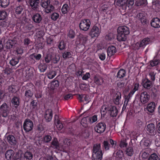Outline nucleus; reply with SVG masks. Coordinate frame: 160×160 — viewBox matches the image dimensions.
I'll use <instances>...</instances> for the list:
<instances>
[{
	"instance_id": "aec40b11",
	"label": "nucleus",
	"mask_w": 160,
	"mask_h": 160,
	"mask_svg": "<svg viewBox=\"0 0 160 160\" xmlns=\"http://www.w3.org/2000/svg\"><path fill=\"white\" fill-rule=\"evenodd\" d=\"M14 154V151L12 150L7 151L5 153L6 158L8 160H11Z\"/></svg>"
},
{
	"instance_id": "ddd939ff",
	"label": "nucleus",
	"mask_w": 160,
	"mask_h": 160,
	"mask_svg": "<svg viewBox=\"0 0 160 160\" xmlns=\"http://www.w3.org/2000/svg\"><path fill=\"white\" fill-rule=\"evenodd\" d=\"M52 145L53 148L58 150H62V149H64V147L62 145L59 144L57 139L56 138H54L52 142Z\"/></svg>"
},
{
	"instance_id": "13d9d810",
	"label": "nucleus",
	"mask_w": 160,
	"mask_h": 160,
	"mask_svg": "<svg viewBox=\"0 0 160 160\" xmlns=\"http://www.w3.org/2000/svg\"><path fill=\"white\" fill-rule=\"evenodd\" d=\"M128 145V143L126 142V139L122 140L120 143V147L121 148L126 147Z\"/></svg>"
},
{
	"instance_id": "e2e57ef3",
	"label": "nucleus",
	"mask_w": 160,
	"mask_h": 160,
	"mask_svg": "<svg viewBox=\"0 0 160 160\" xmlns=\"http://www.w3.org/2000/svg\"><path fill=\"white\" fill-rule=\"evenodd\" d=\"M75 36V32L72 30H70L69 31L68 36L70 38H72L74 37Z\"/></svg>"
},
{
	"instance_id": "864d4df0",
	"label": "nucleus",
	"mask_w": 160,
	"mask_h": 160,
	"mask_svg": "<svg viewBox=\"0 0 160 160\" xmlns=\"http://www.w3.org/2000/svg\"><path fill=\"white\" fill-rule=\"evenodd\" d=\"M59 56L58 55H55L54 57L52 59V62L54 63H56L59 61Z\"/></svg>"
},
{
	"instance_id": "6e6d98bb",
	"label": "nucleus",
	"mask_w": 160,
	"mask_h": 160,
	"mask_svg": "<svg viewBox=\"0 0 160 160\" xmlns=\"http://www.w3.org/2000/svg\"><path fill=\"white\" fill-rule=\"evenodd\" d=\"M88 36H87L82 35L80 38L81 42L85 44L88 40Z\"/></svg>"
},
{
	"instance_id": "0eeeda50",
	"label": "nucleus",
	"mask_w": 160,
	"mask_h": 160,
	"mask_svg": "<svg viewBox=\"0 0 160 160\" xmlns=\"http://www.w3.org/2000/svg\"><path fill=\"white\" fill-rule=\"evenodd\" d=\"M54 51L52 48H50L48 50L46 55L44 56V59L47 63H49L52 60V57L54 55Z\"/></svg>"
},
{
	"instance_id": "37998d69",
	"label": "nucleus",
	"mask_w": 160,
	"mask_h": 160,
	"mask_svg": "<svg viewBox=\"0 0 160 160\" xmlns=\"http://www.w3.org/2000/svg\"><path fill=\"white\" fill-rule=\"evenodd\" d=\"M24 157L27 159H31L32 158V155L31 152H27L25 153Z\"/></svg>"
},
{
	"instance_id": "c85d7f7f",
	"label": "nucleus",
	"mask_w": 160,
	"mask_h": 160,
	"mask_svg": "<svg viewBox=\"0 0 160 160\" xmlns=\"http://www.w3.org/2000/svg\"><path fill=\"white\" fill-rule=\"evenodd\" d=\"M126 71L123 69H121L118 72L117 77L118 78H121L124 77L126 74Z\"/></svg>"
},
{
	"instance_id": "052dcab7",
	"label": "nucleus",
	"mask_w": 160,
	"mask_h": 160,
	"mask_svg": "<svg viewBox=\"0 0 160 160\" xmlns=\"http://www.w3.org/2000/svg\"><path fill=\"white\" fill-rule=\"evenodd\" d=\"M23 8L22 6L18 7L15 8V13L17 14H20Z\"/></svg>"
},
{
	"instance_id": "39448f33",
	"label": "nucleus",
	"mask_w": 160,
	"mask_h": 160,
	"mask_svg": "<svg viewBox=\"0 0 160 160\" xmlns=\"http://www.w3.org/2000/svg\"><path fill=\"white\" fill-rule=\"evenodd\" d=\"M33 127L32 122L29 119H26L23 124V128L26 132H28L32 130Z\"/></svg>"
},
{
	"instance_id": "b1692460",
	"label": "nucleus",
	"mask_w": 160,
	"mask_h": 160,
	"mask_svg": "<svg viewBox=\"0 0 160 160\" xmlns=\"http://www.w3.org/2000/svg\"><path fill=\"white\" fill-rule=\"evenodd\" d=\"M151 143V141L148 139H143L141 142V144L143 145L144 147L149 146Z\"/></svg>"
},
{
	"instance_id": "ea45409f",
	"label": "nucleus",
	"mask_w": 160,
	"mask_h": 160,
	"mask_svg": "<svg viewBox=\"0 0 160 160\" xmlns=\"http://www.w3.org/2000/svg\"><path fill=\"white\" fill-rule=\"evenodd\" d=\"M19 62L18 58H13L10 61V63L12 66H14L17 64Z\"/></svg>"
},
{
	"instance_id": "f03ea898",
	"label": "nucleus",
	"mask_w": 160,
	"mask_h": 160,
	"mask_svg": "<svg viewBox=\"0 0 160 160\" xmlns=\"http://www.w3.org/2000/svg\"><path fill=\"white\" fill-rule=\"evenodd\" d=\"M103 154L100 144L94 145L92 153V160H102Z\"/></svg>"
},
{
	"instance_id": "a19ab883",
	"label": "nucleus",
	"mask_w": 160,
	"mask_h": 160,
	"mask_svg": "<svg viewBox=\"0 0 160 160\" xmlns=\"http://www.w3.org/2000/svg\"><path fill=\"white\" fill-rule=\"evenodd\" d=\"M63 142L64 145L62 146L64 147V149L62 150H64L65 149L67 146H68L70 145L71 144V142L70 140L68 139H65L63 141Z\"/></svg>"
},
{
	"instance_id": "dca6fc26",
	"label": "nucleus",
	"mask_w": 160,
	"mask_h": 160,
	"mask_svg": "<svg viewBox=\"0 0 160 160\" xmlns=\"http://www.w3.org/2000/svg\"><path fill=\"white\" fill-rule=\"evenodd\" d=\"M55 123L56 125L59 130H61L63 128V125L60 122L59 120L58 119V117L57 115L54 116Z\"/></svg>"
},
{
	"instance_id": "f257e3e1",
	"label": "nucleus",
	"mask_w": 160,
	"mask_h": 160,
	"mask_svg": "<svg viewBox=\"0 0 160 160\" xmlns=\"http://www.w3.org/2000/svg\"><path fill=\"white\" fill-rule=\"evenodd\" d=\"M117 39L118 41H124L126 39V35L129 33L128 28L126 26L119 27L117 30Z\"/></svg>"
},
{
	"instance_id": "09e8293b",
	"label": "nucleus",
	"mask_w": 160,
	"mask_h": 160,
	"mask_svg": "<svg viewBox=\"0 0 160 160\" xmlns=\"http://www.w3.org/2000/svg\"><path fill=\"white\" fill-rule=\"evenodd\" d=\"M158 157L156 153L152 154L148 159V160H158Z\"/></svg>"
},
{
	"instance_id": "0e129e2a",
	"label": "nucleus",
	"mask_w": 160,
	"mask_h": 160,
	"mask_svg": "<svg viewBox=\"0 0 160 160\" xmlns=\"http://www.w3.org/2000/svg\"><path fill=\"white\" fill-rule=\"evenodd\" d=\"M65 45L63 41H61L58 45V48L60 50H62L65 48Z\"/></svg>"
},
{
	"instance_id": "2eb2a0df",
	"label": "nucleus",
	"mask_w": 160,
	"mask_h": 160,
	"mask_svg": "<svg viewBox=\"0 0 160 160\" xmlns=\"http://www.w3.org/2000/svg\"><path fill=\"white\" fill-rule=\"evenodd\" d=\"M147 130L151 135H153L156 133L154 124L153 123L148 124L147 126Z\"/></svg>"
},
{
	"instance_id": "bb28decb",
	"label": "nucleus",
	"mask_w": 160,
	"mask_h": 160,
	"mask_svg": "<svg viewBox=\"0 0 160 160\" xmlns=\"http://www.w3.org/2000/svg\"><path fill=\"white\" fill-rule=\"evenodd\" d=\"M125 152L128 156H132L134 154V150L132 147H129L126 149Z\"/></svg>"
},
{
	"instance_id": "393cba45",
	"label": "nucleus",
	"mask_w": 160,
	"mask_h": 160,
	"mask_svg": "<svg viewBox=\"0 0 160 160\" xmlns=\"http://www.w3.org/2000/svg\"><path fill=\"white\" fill-rule=\"evenodd\" d=\"M69 9L70 7L68 6V5L67 4H65L63 5L62 7L61 11L63 14H65L68 12L69 11Z\"/></svg>"
},
{
	"instance_id": "5701e85b",
	"label": "nucleus",
	"mask_w": 160,
	"mask_h": 160,
	"mask_svg": "<svg viewBox=\"0 0 160 160\" xmlns=\"http://www.w3.org/2000/svg\"><path fill=\"white\" fill-rule=\"evenodd\" d=\"M94 82L96 84L100 85L103 83V80L101 77L95 76L94 78Z\"/></svg>"
},
{
	"instance_id": "c9c22d12",
	"label": "nucleus",
	"mask_w": 160,
	"mask_h": 160,
	"mask_svg": "<svg viewBox=\"0 0 160 160\" xmlns=\"http://www.w3.org/2000/svg\"><path fill=\"white\" fill-rule=\"evenodd\" d=\"M50 1L49 0H42L41 2V5L44 8L50 4Z\"/></svg>"
},
{
	"instance_id": "c03bdc74",
	"label": "nucleus",
	"mask_w": 160,
	"mask_h": 160,
	"mask_svg": "<svg viewBox=\"0 0 160 160\" xmlns=\"http://www.w3.org/2000/svg\"><path fill=\"white\" fill-rule=\"evenodd\" d=\"M7 17V14L5 11H0V20H2L5 19Z\"/></svg>"
},
{
	"instance_id": "4c0bfd02",
	"label": "nucleus",
	"mask_w": 160,
	"mask_h": 160,
	"mask_svg": "<svg viewBox=\"0 0 160 160\" xmlns=\"http://www.w3.org/2000/svg\"><path fill=\"white\" fill-rule=\"evenodd\" d=\"M108 106H106L105 105H103L101 109V112L102 115H104L108 111Z\"/></svg>"
},
{
	"instance_id": "4468645a",
	"label": "nucleus",
	"mask_w": 160,
	"mask_h": 160,
	"mask_svg": "<svg viewBox=\"0 0 160 160\" xmlns=\"http://www.w3.org/2000/svg\"><path fill=\"white\" fill-rule=\"evenodd\" d=\"M151 24L154 28L160 27V19L157 18L152 19L151 21Z\"/></svg>"
},
{
	"instance_id": "6e6552de",
	"label": "nucleus",
	"mask_w": 160,
	"mask_h": 160,
	"mask_svg": "<svg viewBox=\"0 0 160 160\" xmlns=\"http://www.w3.org/2000/svg\"><path fill=\"white\" fill-rule=\"evenodd\" d=\"M149 97V95L147 92H143L140 95V101L143 104L146 103L148 101Z\"/></svg>"
},
{
	"instance_id": "7ed1b4c3",
	"label": "nucleus",
	"mask_w": 160,
	"mask_h": 160,
	"mask_svg": "<svg viewBox=\"0 0 160 160\" xmlns=\"http://www.w3.org/2000/svg\"><path fill=\"white\" fill-rule=\"evenodd\" d=\"M101 32V28L97 26L94 25L91 29L89 35L92 38H97L100 34Z\"/></svg>"
},
{
	"instance_id": "f3484780",
	"label": "nucleus",
	"mask_w": 160,
	"mask_h": 160,
	"mask_svg": "<svg viewBox=\"0 0 160 160\" xmlns=\"http://www.w3.org/2000/svg\"><path fill=\"white\" fill-rule=\"evenodd\" d=\"M116 52V48L113 46H110L107 49V54L109 57H111L114 55Z\"/></svg>"
},
{
	"instance_id": "a878e982",
	"label": "nucleus",
	"mask_w": 160,
	"mask_h": 160,
	"mask_svg": "<svg viewBox=\"0 0 160 160\" xmlns=\"http://www.w3.org/2000/svg\"><path fill=\"white\" fill-rule=\"evenodd\" d=\"M128 0H117L116 4L119 6H126Z\"/></svg>"
},
{
	"instance_id": "6ab92c4d",
	"label": "nucleus",
	"mask_w": 160,
	"mask_h": 160,
	"mask_svg": "<svg viewBox=\"0 0 160 160\" xmlns=\"http://www.w3.org/2000/svg\"><path fill=\"white\" fill-rule=\"evenodd\" d=\"M52 111L51 109H48L46 112L45 118L47 122L50 121L52 118Z\"/></svg>"
},
{
	"instance_id": "a18cd8bd",
	"label": "nucleus",
	"mask_w": 160,
	"mask_h": 160,
	"mask_svg": "<svg viewBox=\"0 0 160 160\" xmlns=\"http://www.w3.org/2000/svg\"><path fill=\"white\" fill-rule=\"evenodd\" d=\"M108 141H104L103 144V147L106 150H108L109 149L110 145L109 144Z\"/></svg>"
},
{
	"instance_id": "3c124183",
	"label": "nucleus",
	"mask_w": 160,
	"mask_h": 160,
	"mask_svg": "<svg viewBox=\"0 0 160 160\" xmlns=\"http://www.w3.org/2000/svg\"><path fill=\"white\" fill-rule=\"evenodd\" d=\"M134 3V0H128L127 2L126 6H127L130 8H131Z\"/></svg>"
},
{
	"instance_id": "4d7b16f0",
	"label": "nucleus",
	"mask_w": 160,
	"mask_h": 160,
	"mask_svg": "<svg viewBox=\"0 0 160 160\" xmlns=\"http://www.w3.org/2000/svg\"><path fill=\"white\" fill-rule=\"evenodd\" d=\"M25 95L26 98H30L33 95V93L30 90H27L25 92Z\"/></svg>"
},
{
	"instance_id": "8fccbe9b",
	"label": "nucleus",
	"mask_w": 160,
	"mask_h": 160,
	"mask_svg": "<svg viewBox=\"0 0 160 160\" xmlns=\"http://www.w3.org/2000/svg\"><path fill=\"white\" fill-rule=\"evenodd\" d=\"M141 154V157L143 159L147 158L149 155L148 153L146 151H142Z\"/></svg>"
},
{
	"instance_id": "de8ad7c7",
	"label": "nucleus",
	"mask_w": 160,
	"mask_h": 160,
	"mask_svg": "<svg viewBox=\"0 0 160 160\" xmlns=\"http://www.w3.org/2000/svg\"><path fill=\"white\" fill-rule=\"evenodd\" d=\"M97 116L96 115H94L92 117L89 118V120L91 123H94L97 121Z\"/></svg>"
},
{
	"instance_id": "2f4dec72",
	"label": "nucleus",
	"mask_w": 160,
	"mask_h": 160,
	"mask_svg": "<svg viewBox=\"0 0 160 160\" xmlns=\"http://www.w3.org/2000/svg\"><path fill=\"white\" fill-rule=\"evenodd\" d=\"M15 43V41L12 40H9L6 42V46L7 48H12L13 45Z\"/></svg>"
},
{
	"instance_id": "423d86ee",
	"label": "nucleus",
	"mask_w": 160,
	"mask_h": 160,
	"mask_svg": "<svg viewBox=\"0 0 160 160\" xmlns=\"http://www.w3.org/2000/svg\"><path fill=\"white\" fill-rule=\"evenodd\" d=\"M106 128V125L104 123L101 122L98 124L94 128L96 132L101 133L104 132Z\"/></svg>"
},
{
	"instance_id": "473e14b6",
	"label": "nucleus",
	"mask_w": 160,
	"mask_h": 160,
	"mask_svg": "<svg viewBox=\"0 0 160 160\" xmlns=\"http://www.w3.org/2000/svg\"><path fill=\"white\" fill-rule=\"evenodd\" d=\"M12 102L14 105L16 106L15 107H17L19 103V98L17 97H14L12 100Z\"/></svg>"
},
{
	"instance_id": "4be33fe9",
	"label": "nucleus",
	"mask_w": 160,
	"mask_h": 160,
	"mask_svg": "<svg viewBox=\"0 0 160 160\" xmlns=\"http://www.w3.org/2000/svg\"><path fill=\"white\" fill-rule=\"evenodd\" d=\"M32 19L34 22L37 23H40L42 19L41 15L38 13L34 14L33 16Z\"/></svg>"
},
{
	"instance_id": "e433bc0d",
	"label": "nucleus",
	"mask_w": 160,
	"mask_h": 160,
	"mask_svg": "<svg viewBox=\"0 0 160 160\" xmlns=\"http://www.w3.org/2000/svg\"><path fill=\"white\" fill-rule=\"evenodd\" d=\"M150 41V39L148 38H144L140 42L141 44H142V47L145 46L147 45L148 44Z\"/></svg>"
},
{
	"instance_id": "49530a36",
	"label": "nucleus",
	"mask_w": 160,
	"mask_h": 160,
	"mask_svg": "<svg viewBox=\"0 0 160 160\" xmlns=\"http://www.w3.org/2000/svg\"><path fill=\"white\" fill-rule=\"evenodd\" d=\"M132 46L135 50L138 49L141 47H142L140 42H137L136 43L133 44Z\"/></svg>"
},
{
	"instance_id": "f704fd0d",
	"label": "nucleus",
	"mask_w": 160,
	"mask_h": 160,
	"mask_svg": "<svg viewBox=\"0 0 160 160\" xmlns=\"http://www.w3.org/2000/svg\"><path fill=\"white\" fill-rule=\"evenodd\" d=\"M0 3L1 6L4 8L7 6L9 3V0H0Z\"/></svg>"
},
{
	"instance_id": "f8f14e48",
	"label": "nucleus",
	"mask_w": 160,
	"mask_h": 160,
	"mask_svg": "<svg viewBox=\"0 0 160 160\" xmlns=\"http://www.w3.org/2000/svg\"><path fill=\"white\" fill-rule=\"evenodd\" d=\"M142 84L144 88L147 89H150L152 85V82L147 78L142 79Z\"/></svg>"
},
{
	"instance_id": "79ce46f5",
	"label": "nucleus",
	"mask_w": 160,
	"mask_h": 160,
	"mask_svg": "<svg viewBox=\"0 0 160 160\" xmlns=\"http://www.w3.org/2000/svg\"><path fill=\"white\" fill-rule=\"evenodd\" d=\"M81 123L83 127H87L88 126L87 118L85 117L83 118L81 120Z\"/></svg>"
},
{
	"instance_id": "412c9836",
	"label": "nucleus",
	"mask_w": 160,
	"mask_h": 160,
	"mask_svg": "<svg viewBox=\"0 0 160 160\" xmlns=\"http://www.w3.org/2000/svg\"><path fill=\"white\" fill-rule=\"evenodd\" d=\"M28 3L33 9H35L38 7L39 0H29Z\"/></svg>"
},
{
	"instance_id": "69168bd1",
	"label": "nucleus",
	"mask_w": 160,
	"mask_h": 160,
	"mask_svg": "<svg viewBox=\"0 0 160 160\" xmlns=\"http://www.w3.org/2000/svg\"><path fill=\"white\" fill-rule=\"evenodd\" d=\"M52 139L51 137L49 135H46L43 138V141L45 142H50Z\"/></svg>"
},
{
	"instance_id": "774afa93",
	"label": "nucleus",
	"mask_w": 160,
	"mask_h": 160,
	"mask_svg": "<svg viewBox=\"0 0 160 160\" xmlns=\"http://www.w3.org/2000/svg\"><path fill=\"white\" fill-rule=\"evenodd\" d=\"M71 53L70 52H65L62 54L63 58H68L70 57Z\"/></svg>"
},
{
	"instance_id": "58836bf2",
	"label": "nucleus",
	"mask_w": 160,
	"mask_h": 160,
	"mask_svg": "<svg viewBox=\"0 0 160 160\" xmlns=\"http://www.w3.org/2000/svg\"><path fill=\"white\" fill-rule=\"evenodd\" d=\"M123 152L122 150H118L116 153H114V155L117 158H122L123 156Z\"/></svg>"
},
{
	"instance_id": "603ef678",
	"label": "nucleus",
	"mask_w": 160,
	"mask_h": 160,
	"mask_svg": "<svg viewBox=\"0 0 160 160\" xmlns=\"http://www.w3.org/2000/svg\"><path fill=\"white\" fill-rule=\"evenodd\" d=\"M135 133L134 132H130L129 131L127 133L126 135V137H127L128 139L129 138H134V136L135 135Z\"/></svg>"
},
{
	"instance_id": "c756f323",
	"label": "nucleus",
	"mask_w": 160,
	"mask_h": 160,
	"mask_svg": "<svg viewBox=\"0 0 160 160\" xmlns=\"http://www.w3.org/2000/svg\"><path fill=\"white\" fill-rule=\"evenodd\" d=\"M150 64L152 67L156 66L160 63V60L157 58H154L150 62Z\"/></svg>"
},
{
	"instance_id": "72a5a7b5",
	"label": "nucleus",
	"mask_w": 160,
	"mask_h": 160,
	"mask_svg": "<svg viewBox=\"0 0 160 160\" xmlns=\"http://www.w3.org/2000/svg\"><path fill=\"white\" fill-rule=\"evenodd\" d=\"M59 85V82L57 81L52 82L50 84V88L52 89H54L58 87Z\"/></svg>"
},
{
	"instance_id": "680f3d73",
	"label": "nucleus",
	"mask_w": 160,
	"mask_h": 160,
	"mask_svg": "<svg viewBox=\"0 0 160 160\" xmlns=\"http://www.w3.org/2000/svg\"><path fill=\"white\" fill-rule=\"evenodd\" d=\"M30 57L32 58H34L36 60H39L41 58V55L40 54H38L37 55H35V54H33L31 55L30 56Z\"/></svg>"
},
{
	"instance_id": "20e7f679",
	"label": "nucleus",
	"mask_w": 160,
	"mask_h": 160,
	"mask_svg": "<svg viewBox=\"0 0 160 160\" xmlns=\"http://www.w3.org/2000/svg\"><path fill=\"white\" fill-rule=\"evenodd\" d=\"M91 24V22L89 19H82L79 23V27L80 29L82 30L87 31L89 29Z\"/></svg>"
},
{
	"instance_id": "cd10ccee",
	"label": "nucleus",
	"mask_w": 160,
	"mask_h": 160,
	"mask_svg": "<svg viewBox=\"0 0 160 160\" xmlns=\"http://www.w3.org/2000/svg\"><path fill=\"white\" fill-rule=\"evenodd\" d=\"M54 7L51 4H49L44 8L45 12L49 13L52 12L54 9Z\"/></svg>"
},
{
	"instance_id": "9d476101",
	"label": "nucleus",
	"mask_w": 160,
	"mask_h": 160,
	"mask_svg": "<svg viewBox=\"0 0 160 160\" xmlns=\"http://www.w3.org/2000/svg\"><path fill=\"white\" fill-rule=\"evenodd\" d=\"M8 107L6 103H3L0 107V112L2 116L5 117L8 115Z\"/></svg>"
},
{
	"instance_id": "a211bd4d",
	"label": "nucleus",
	"mask_w": 160,
	"mask_h": 160,
	"mask_svg": "<svg viewBox=\"0 0 160 160\" xmlns=\"http://www.w3.org/2000/svg\"><path fill=\"white\" fill-rule=\"evenodd\" d=\"M155 107V103L154 102H151L148 104L146 109L149 112L152 113L154 111Z\"/></svg>"
},
{
	"instance_id": "338daca9",
	"label": "nucleus",
	"mask_w": 160,
	"mask_h": 160,
	"mask_svg": "<svg viewBox=\"0 0 160 160\" xmlns=\"http://www.w3.org/2000/svg\"><path fill=\"white\" fill-rule=\"evenodd\" d=\"M152 4L153 7L154 6L155 7H156L158 8L159 6L158 0H152Z\"/></svg>"
},
{
	"instance_id": "9b49d317",
	"label": "nucleus",
	"mask_w": 160,
	"mask_h": 160,
	"mask_svg": "<svg viewBox=\"0 0 160 160\" xmlns=\"http://www.w3.org/2000/svg\"><path fill=\"white\" fill-rule=\"evenodd\" d=\"M6 141L11 145H15L17 143L16 138L12 135H9L6 136Z\"/></svg>"
},
{
	"instance_id": "bf43d9fd",
	"label": "nucleus",
	"mask_w": 160,
	"mask_h": 160,
	"mask_svg": "<svg viewBox=\"0 0 160 160\" xmlns=\"http://www.w3.org/2000/svg\"><path fill=\"white\" fill-rule=\"evenodd\" d=\"M145 0H137L135 3V5L137 6H140L145 3Z\"/></svg>"
},
{
	"instance_id": "7c9ffc66",
	"label": "nucleus",
	"mask_w": 160,
	"mask_h": 160,
	"mask_svg": "<svg viewBox=\"0 0 160 160\" xmlns=\"http://www.w3.org/2000/svg\"><path fill=\"white\" fill-rule=\"evenodd\" d=\"M56 75V72L55 71H50L47 72L48 77L49 79H52Z\"/></svg>"
},
{
	"instance_id": "1a4fd4ad",
	"label": "nucleus",
	"mask_w": 160,
	"mask_h": 160,
	"mask_svg": "<svg viewBox=\"0 0 160 160\" xmlns=\"http://www.w3.org/2000/svg\"><path fill=\"white\" fill-rule=\"evenodd\" d=\"M108 110L111 116L114 117L117 116L118 111L115 107L112 105H109Z\"/></svg>"
},
{
	"instance_id": "5fc2aeb1",
	"label": "nucleus",
	"mask_w": 160,
	"mask_h": 160,
	"mask_svg": "<svg viewBox=\"0 0 160 160\" xmlns=\"http://www.w3.org/2000/svg\"><path fill=\"white\" fill-rule=\"evenodd\" d=\"M59 14L57 13H53L51 15L52 19L54 21H56L59 17Z\"/></svg>"
}]
</instances>
